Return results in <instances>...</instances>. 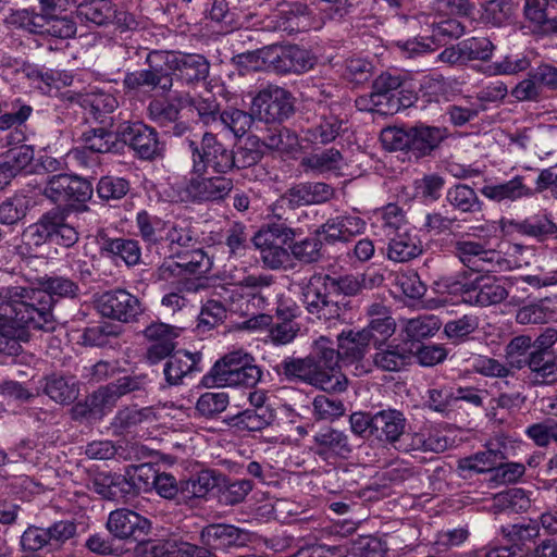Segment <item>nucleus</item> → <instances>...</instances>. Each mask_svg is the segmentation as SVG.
<instances>
[{"instance_id": "1", "label": "nucleus", "mask_w": 557, "mask_h": 557, "mask_svg": "<svg viewBox=\"0 0 557 557\" xmlns=\"http://www.w3.org/2000/svg\"><path fill=\"white\" fill-rule=\"evenodd\" d=\"M57 325L51 298L38 287L11 286L0 294V326H10L20 342H28L32 331L51 333Z\"/></svg>"}, {"instance_id": "2", "label": "nucleus", "mask_w": 557, "mask_h": 557, "mask_svg": "<svg viewBox=\"0 0 557 557\" xmlns=\"http://www.w3.org/2000/svg\"><path fill=\"white\" fill-rule=\"evenodd\" d=\"M107 529L115 541L134 544V557H201V548L181 537L149 539L151 521L127 508L111 511Z\"/></svg>"}, {"instance_id": "3", "label": "nucleus", "mask_w": 557, "mask_h": 557, "mask_svg": "<svg viewBox=\"0 0 557 557\" xmlns=\"http://www.w3.org/2000/svg\"><path fill=\"white\" fill-rule=\"evenodd\" d=\"M250 110L257 120L274 124L262 139L264 146L278 151H288L298 143L296 133L281 125L295 113V98L289 90L269 85L252 98Z\"/></svg>"}, {"instance_id": "4", "label": "nucleus", "mask_w": 557, "mask_h": 557, "mask_svg": "<svg viewBox=\"0 0 557 557\" xmlns=\"http://www.w3.org/2000/svg\"><path fill=\"white\" fill-rule=\"evenodd\" d=\"M323 341H314L311 352L305 358L285 357L273 367L282 381L305 382L327 393H338L346 389V376L327 373L325 354H331Z\"/></svg>"}, {"instance_id": "5", "label": "nucleus", "mask_w": 557, "mask_h": 557, "mask_svg": "<svg viewBox=\"0 0 557 557\" xmlns=\"http://www.w3.org/2000/svg\"><path fill=\"white\" fill-rule=\"evenodd\" d=\"M446 127L419 122L413 126H389L382 131L381 143L388 151H401L409 160L429 157L447 138Z\"/></svg>"}, {"instance_id": "6", "label": "nucleus", "mask_w": 557, "mask_h": 557, "mask_svg": "<svg viewBox=\"0 0 557 557\" xmlns=\"http://www.w3.org/2000/svg\"><path fill=\"white\" fill-rule=\"evenodd\" d=\"M502 539L488 543L483 555L473 557H557V540L546 539L535 546L536 525L502 527Z\"/></svg>"}, {"instance_id": "7", "label": "nucleus", "mask_w": 557, "mask_h": 557, "mask_svg": "<svg viewBox=\"0 0 557 557\" xmlns=\"http://www.w3.org/2000/svg\"><path fill=\"white\" fill-rule=\"evenodd\" d=\"M263 372L256 359L243 349L225 354L201 379V384L211 387L253 389L261 382Z\"/></svg>"}, {"instance_id": "8", "label": "nucleus", "mask_w": 557, "mask_h": 557, "mask_svg": "<svg viewBox=\"0 0 557 557\" xmlns=\"http://www.w3.org/2000/svg\"><path fill=\"white\" fill-rule=\"evenodd\" d=\"M491 267L481 269L476 273H463L454 284L462 302L474 307H490L503 302L509 294L505 276H497L498 272Z\"/></svg>"}, {"instance_id": "9", "label": "nucleus", "mask_w": 557, "mask_h": 557, "mask_svg": "<svg viewBox=\"0 0 557 557\" xmlns=\"http://www.w3.org/2000/svg\"><path fill=\"white\" fill-rule=\"evenodd\" d=\"M317 341L325 342L326 345L324 346L331 350V354L326 352L324 356L327 373L335 374L336 376H346L342 369L354 364L357 375L369 372L368 369L360 366L370 347L367 341V333L363 334L361 331L354 330L342 331L337 335L336 344L325 336H320Z\"/></svg>"}, {"instance_id": "10", "label": "nucleus", "mask_w": 557, "mask_h": 557, "mask_svg": "<svg viewBox=\"0 0 557 557\" xmlns=\"http://www.w3.org/2000/svg\"><path fill=\"white\" fill-rule=\"evenodd\" d=\"M332 275L314 272L301 285V301L309 314L318 320H339L349 301L336 299Z\"/></svg>"}, {"instance_id": "11", "label": "nucleus", "mask_w": 557, "mask_h": 557, "mask_svg": "<svg viewBox=\"0 0 557 557\" xmlns=\"http://www.w3.org/2000/svg\"><path fill=\"white\" fill-rule=\"evenodd\" d=\"M286 221L277 216L276 221L262 225L251 239L263 263L273 270L286 269L290 262L289 243L295 240L297 230Z\"/></svg>"}, {"instance_id": "12", "label": "nucleus", "mask_w": 557, "mask_h": 557, "mask_svg": "<svg viewBox=\"0 0 557 557\" xmlns=\"http://www.w3.org/2000/svg\"><path fill=\"white\" fill-rule=\"evenodd\" d=\"M67 219L69 211L65 208L54 207L30 224L24 236L28 239V244L36 247L50 244L72 248L79 239V232Z\"/></svg>"}, {"instance_id": "13", "label": "nucleus", "mask_w": 557, "mask_h": 557, "mask_svg": "<svg viewBox=\"0 0 557 557\" xmlns=\"http://www.w3.org/2000/svg\"><path fill=\"white\" fill-rule=\"evenodd\" d=\"M191 153L193 174L226 175L234 171L233 149L223 144L218 134L206 132L201 140H188Z\"/></svg>"}, {"instance_id": "14", "label": "nucleus", "mask_w": 557, "mask_h": 557, "mask_svg": "<svg viewBox=\"0 0 557 557\" xmlns=\"http://www.w3.org/2000/svg\"><path fill=\"white\" fill-rule=\"evenodd\" d=\"M117 137L122 152L127 147L133 157L141 161H154L162 158L165 144L158 131L139 120L122 121L117 124Z\"/></svg>"}, {"instance_id": "15", "label": "nucleus", "mask_w": 557, "mask_h": 557, "mask_svg": "<svg viewBox=\"0 0 557 557\" xmlns=\"http://www.w3.org/2000/svg\"><path fill=\"white\" fill-rule=\"evenodd\" d=\"M45 195L54 203H64L76 212H84L92 198L94 184L90 178L78 174H55L47 182Z\"/></svg>"}, {"instance_id": "16", "label": "nucleus", "mask_w": 557, "mask_h": 557, "mask_svg": "<svg viewBox=\"0 0 557 557\" xmlns=\"http://www.w3.org/2000/svg\"><path fill=\"white\" fill-rule=\"evenodd\" d=\"M146 69L127 72L123 78V87L131 96H151L159 89L163 92L171 90L172 83L166 72L163 51L151 50L146 58Z\"/></svg>"}, {"instance_id": "17", "label": "nucleus", "mask_w": 557, "mask_h": 557, "mask_svg": "<svg viewBox=\"0 0 557 557\" xmlns=\"http://www.w3.org/2000/svg\"><path fill=\"white\" fill-rule=\"evenodd\" d=\"M234 187L233 180L224 175L193 174L178 189L181 201L202 205L223 201Z\"/></svg>"}, {"instance_id": "18", "label": "nucleus", "mask_w": 557, "mask_h": 557, "mask_svg": "<svg viewBox=\"0 0 557 557\" xmlns=\"http://www.w3.org/2000/svg\"><path fill=\"white\" fill-rule=\"evenodd\" d=\"M203 546L202 557H215L213 552L233 554L235 549L247 547L251 540L248 531L239 529L233 524L212 523L205 527L200 534ZM198 547V545H196Z\"/></svg>"}, {"instance_id": "19", "label": "nucleus", "mask_w": 557, "mask_h": 557, "mask_svg": "<svg viewBox=\"0 0 557 557\" xmlns=\"http://www.w3.org/2000/svg\"><path fill=\"white\" fill-rule=\"evenodd\" d=\"M347 124L348 120L324 110L322 113L314 114L307 125L301 127L299 140L305 148L320 149L335 143L347 131Z\"/></svg>"}, {"instance_id": "20", "label": "nucleus", "mask_w": 557, "mask_h": 557, "mask_svg": "<svg viewBox=\"0 0 557 557\" xmlns=\"http://www.w3.org/2000/svg\"><path fill=\"white\" fill-rule=\"evenodd\" d=\"M94 306L101 317L124 323L135 321L143 312L138 297L124 288L110 289L96 295Z\"/></svg>"}, {"instance_id": "21", "label": "nucleus", "mask_w": 557, "mask_h": 557, "mask_svg": "<svg viewBox=\"0 0 557 557\" xmlns=\"http://www.w3.org/2000/svg\"><path fill=\"white\" fill-rule=\"evenodd\" d=\"M163 59L172 84L176 79L183 85H196L209 75L210 64L202 54L163 51Z\"/></svg>"}, {"instance_id": "22", "label": "nucleus", "mask_w": 557, "mask_h": 557, "mask_svg": "<svg viewBox=\"0 0 557 557\" xmlns=\"http://www.w3.org/2000/svg\"><path fill=\"white\" fill-rule=\"evenodd\" d=\"M21 26L33 34L48 35L54 38L66 39L76 34L75 20L67 15L52 12L37 13L34 9L24 10L20 15Z\"/></svg>"}, {"instance_id": "23", "label": "nucleus", "mask_w": 557, "mask_h": 557, "mask_svg": "<svg viewBox=\"0 0 557 557\" xmlns=\"http://www.w3.org/2000/svg\"><path fill=\"white\" fill-rule=\"evenodd\" d=\"M267 61L273 71L281 75L302 74L313 70L318 63L315 54L298 45L272 48L267 54Z\"/></svg>"}, {"instance_id": "24", "label": "nucleus", "mask_w": 557, "mask_h": 557, "mask_svg": "<svg viewBox=\"0 0 557 557\" xmlns=\"http://www.w3.org/2000/svg\"><path fill=\"white\" fill-rule=\"evenodd\" d=\"M455 255L471 270L476 273L481 269L491 267L494 270L510 269V261L498 250L486 249L481 243L472 240H457Z\"/></svg>"}, {"instance_id": "25", "label": "nucleus", "mask_w": 557, "mask_h": 557, "mask_svg": "<svg viewBox=\"0 0 557 557\" xmlns=\"http://www.w3.org/2000/svg\"><path fill=\"white\" fill-rule=\"evenodd\" d=\"M259 281H263L267 287L260 289L252 288L244 294H232L230 311L259 319L261 324L270 325L273 320L271 312L274 302L271 299V293H267L269 290V283L263 277H260Z\"/></svg>"}, {"instance_id": "26", "label": "nucleus", "mask_w": 557, "mask_h": 557, "mask_svg": "<svg viewBox=\"0 0 557 557\" xmlns=\"http://www.w3.org/2000/svg\"><path fill=\"white\" fill-rule=\"evenodd\" d=\"M143 335L148 342L146 361L153 366L166 359L175 350L180 329L161 321H152L144 329Z\"/></svg>"}, {"instance_id": "27", "label": "nucleus", "mask_w": 557, "mask_h": 557, "mask_svg": "<svg viewBox=\"0 0 557 557\" xmlns=\"http://www.w3.org/2000/svg\"><path fill=\"white\" fill-rule=\"evenodd\" d=\"M407 419L400 410L382 409L374 413L373 440L384 446H393L395 449L404 450L405 441L410 433H406Z\"/></svg>"}, {"instance_id": "28", "label": "nucleus", "mask_w": 557, "mask_h": 557, "mask_svg": "<svg viewBox=\"0 0 557 557\" xmlns=\"http://www.w3.org/2000/svg\"><path fill=\"white\" fill-rule=\"evenodd\" d=\"M311 451L317 458L333 465L339 459H347L352 448L345 432L321 426L313 435Z\"/></svg>"}, {"instance_id": "29", "label": "nucleus", "mask_w": 557, "mask_h": 557, "mask_svg": "<svg viewBox=\"0 0 557 557\" xmlns=\"http://www.w3.org/2000/svg\"><path fill=\"white\" fill-rule=\"evenodd\" d=\"M542 87L557 91V66L543 61L516 85L512 95L520 101H536L541 97Z\"/></svg>"}, {"instance_id": "30", "label": "nucleus", "mask_w": 557, "mask_h": 557, "mask_svg": "<svg viewBox=\"0 0 557 557\" xmlns=\"http://www.w3.org/2000/svg\"><path fill=\"white\" fill-rule=\"evenodd\" d=\"M113 381L100 386L111 409L123 396L131 395L134 399L147 398L151 380L146 373H125L124 370Z\"/></svg>"}, {"instance_id": "31", "label": "nucleus", "mask_w": 557, "mask_h": 557, "mask_svg": "<svg viewBox=\"0 0 557 557\" xmlns=\"http://www.w3.org/2000/svg\"><path fill=\"white\" fill-rule=\"evenodd\" d=\"M87 123L113 124L112 113L119 106L116 97L102 89L81 95L78 100Z\"/></svg>"}, {"instance_id": "32", "label": "nucleus", "mask_w": 557, "mask_h": 557, "mask_svg": "<svg viewBox=\"0 0 557 557\" xmlns=\"http://www.w3.org/2000/svg\"><path fill=\"white\" fill-rule=\"evenodd\" d=\"M202 14L207 25L221 33H231L242 26V11L227 0H202Z\"/></svg>"}, {"instance_id": "33", "label": "nucleus", "mask_w": 557, "mask_h": 557, "mask_svg": "<svg viewBox=\"0 0 557 557\" xmlns=\"http://www.w3.org/2000/svg\"><path fill=\"white\" fill-rule=\"evenodd\" d=\"M11 111L0 113V131H8L7 144L18 145L27 140L25 123L32 116L34 108L23 99L16 98L11 102Z\"/></svg>"}, {"instance_id": "34", "label": "nucleus", "mask_w": 557, "mask_h": 557, "mask_svg": "<svg viewBox=\"0 0 557 557\" xmlns=\"http://www.w3.org/2000/svg\"><path fill=\"white\" fill-rule=\"evenodd\" d=\"M165 264L172 274L201 276L211 270L212 259L203 248L188 247L175 250L174 258Z\"/></svg>"}, {"instance_id": "35", "label": "nucleus", "mask_w": 557, "mask_h": 557, "mask_svg": "<svg viewBox=\"0 0 557 557\" xmlns=\"http://www.w3.org/2000/svg\"><path fill=\"white\" fill-rule=\"evenodd\" d=\"M168 358L163 373L170 385L183 384L184 379H193L202 371L200 352L178 350L175 354L172 352Z\"/></svg>"}, {"instance_id": "36", "label": "nucleus", "mask_w": 557, "mask_h": 557, "mask_svg": "<svg viewBox=\"0 0 557 557\" xmlns=\"http://www.w3.org/2000/svg\"><path fill=\"white\" fill-rule=\"evenodd\" d=\"M182 107L178 101L166 98H154L147 108L148 116L161 127H171L172 135L181 137L189 129L185 122L180 121Z\"/></svg>"}, {"instance_id": "37", "label": "nucleus", "mask_w": 557, "mask_h": 557, "mask_svg": "<svg viewBox=\"0 0 557 557\" xmlns=\"http://www.w3.org/2000/svg\"><path fill=\"white\" fill-rule=\"evenodd\" d=\"M481 194L491 201L504 205L534 196L532 187L524 183L522 175H515L502 183L484 185L481 188Z\"/></svg>"}, {"instance_id": "38", "label": "nucleus", "mask_w": 557, "mask_h": 557, "mask_svg": "<svg viewBox=\"0 0 557 557\" xmlns=\"http://www.w3.org/2000/svg\"><path fill=\"white\" fill-rule=\"evenodd\" d=\"M100 250L103 256L110 258L115 265L122 263L126 267H134L141 261V247L139 242L125 237H102Z\"/></svg>"}, {"instance_id": "39", "label": "nucleus", "mask_w": 557, "mask_h": 557, "mask_svg": "<svg viewBox=\"0 0 557 557\" xmlns=\"http://www.w3.org/2000/svg\"><path fill=\"white\" fill-rule=\"evenodd\" d=\"M112 126L113 124L89 126L81 135L83 145L97 154H121L122 144L119 141L117 126L115 129H111Z\"/></svg>"}, {"instance_id": "40", "label": "nucleus", "mask_w": 557, "mask_h": 557, "mask_svg": "<svg viewBox=\"0 0 557 557\" xmlns=\"http://www.w3.org/2000/svg\"><path fill=\"white\" fill-rule=\"evenodd\" d=\"M387 240V258L391 261L408 262L423 252V245L419 232L410 226L389 237Z\"/></svg>"}, {"instance_id": "41", "label": "nucleus", "mask_w": 557, "mask_h": 557, "mask_svg": "<svg viewBox=\"0 0 557 557\" xmlns=\"http://www.w3.org/2000/svg\"><path fill=\"white\" fill-rule=\"evenodd\" d=\"M373 363L383 371L397 372L411 364L414 359L412 348L407 342L400 344L384 343L374 347Z\"/></svg>"}, {"instance_id": "42", "label": "nucleus", "mask_w": 557, "mask_h": 557, "mask_svg": "<svg viewBox=\"0 0 557 557\" xmlns=\"http://www.w3.org/2000/svg\"><path fill=\"white\" fill-rule=\"evenodd\" d=\"M471 370L485 377H496L498 381L495 383L497 389L509 387L513 381L518 382L516 372L512 366L505 363L493 357L484 355H475L469 359Z\"/></svg>"}, {"instance_id": "43", "label": "nucleus", "mask_w": 557, "mask_h": 557, "mask_svg": "<svg viewBox=\"0 0 557 557\" xmlns=\"http://www.w3.org/2000/svg\"><path fill=\"white\" fill-rule=\"evenodd\" d=\"M446 201L453 211L459 213L461 221L475 218L483 211V201L476 191L467 184L459 183L449 187L446 193Z\"/></svg>"}, {"instance_id": "44", "label": "nucleus", "mask_w": 557, "mask_h": 557, "mask_svg": "<svg viewBox=\"0 0 557 557\" xmlns=\"http://www.w3.org/2000/svg\"><path fill=\"white\" fill-rule=\"evenodd\" d=\"M368 314L371 318L367 327L360 330L367 333V341L373 347L384 345L395 333V320L388 315V310L384 305L372 304L369 307Z\"/></svg>"}, {"instance_id": "45", "label": "nucleus", "mask_w": 557, "mask_h": 557, "mask_svg": "<svg viewBox=\"0 0 557 557\" xmlns=\"http://www.w3.org/2000/svg\"><path fill=\"white\" fill-rule=\"evenodd\" d=\"M371 227L374 235L388 239L408 228L409 225L404 210L397 203L389 202L374 212Z\"/></svg>"}, {"instance_id": "46", "label": "nucleus", "mask_w": 557, "mask_h": 557, "mask_svg": "<svg viewBox=\"0 0 557 557\" xmlns=\"http://www.w3.org/2000/svg\"><path fill=\"white\" fill-rule=\"evenodd\" d=\"M410 443L404 447V451L419 450L423 453H443L450 445L451 440L445 431L432 424L422 425L417 432L409 434Z\"/></svg>"}, {"instance_id": "47", "label": "nucleus", "mask_w": 557, "mask_h": 557, "mask_svg": "<svg viewBox=\"0 0 557 557\" xmlns=\"http://www.w3.org/2000/svg\"><path fill=\"white\" fill-rule=\"evenodd\" d=\"M24 73L32 87L48 96L57 94L62 87L70 86L73 82L71 75L52 69L27 66Z\"/></svg>"}, {"instance_id": "48", "label": "nucleus", "mask_w": 557, "mask_h": 557, "mask_svg": "<svg viewBox=\"0 0 557 557\" xmlns=\"http://www.w3.org/2000/svg\"><path fill=\"white\" fill-rule=\"evenodd\" d=\"M528 367L529 377L534 385H549L557 382V357L529 354L517 360V369Z\"/></svg>"}, {"instance_id": "49", "label": "nucleus", "mask_w": 557, "mask_h": 557, "mask_svg": "<svg viewBox=\"0 0 557 557\" xmlns=\"http://www.w3.org/2000/svg\"><path fill=\"white\" fill-rule=\"evenodd\" d=\"M516 385L517 382L513 381L509 387L498 389V395L490 398L485 408L486 417L490 420L503 423L506 420V416L500 414L502 411L509 414L521 408L525 396L516 388Z\"/></svg>"}, {"instance_id": "50", "label": "nucleus", "mask_w": 557, "mask_h": 557, "mask_svg": "<svg viewBox=\"0 0 557 557\" xmlns=\"http://www.w3.org/2000/svg\"><path fill=\"white\" fill-rule=\"evenodd\" d=\"M557 320V299L542 298L529 302L517 310L516 322L519 324H544Z\"/></svg>"}, {"instance_id": "51", "label": "nucleus", "mask_w": 557, "mask_h": 557, "mask_svg": "<svg viewBox=\"0 0 557 557\" xmlns=\"http://www.w3.org/2000/svg\"><path fill=\"white\" fill-rule=\"evenodd\" d=\"M44 393L53 401L70 405L79 394V385L75 376L52 373L45 377Z\"/></svg>"}, {"instance_id": "52", "label": "nucleus", "mask_w": 557, "mask_h": 557, "mask_svg": "<svg viewBox=\"0 0 557 557\" xmlns=\"http://www.w3.org/2000/svg\"><path fill=\"white\" fill-rule=\"evenodd\" d=\"M138 235L148 248H160L168 220L140 209L135 218Z\"/></svg>"}, {"instance_id": "53", "label": "nucleus", "mask_w": 557, "mask_h": 557, "mask_svg": "<svg viewBox=\"0 0 557 557\" xmlns=\"http://www.w3.org/2000/svg\"><path fill=\"white\" fill-rule=\"evenodd\" d=\"M38 283L39 290L50 296L53 309L61 299H75L81 293L75 281L62 275L46 274L38 280Z\"/></svg>"}, {"instance_id": "54", "label": "nucleus", "mask_w": 557, "mask_h": 557, "mask_svg": "<svg viewBox=\"0 0 557 557\" xmlns=\"http://www.w3.org/2000/svg\"><path fill=\"white\" fill-rule=\"evenodd\" d=\"M14 146L0 153L1 160L10 166L16 176L38 173L34 147L25 144Z\"/></svg>"}, {"instance_id": "55", "label": "nucleus", "mask_w": 557, "mask_h": 557, "mask_svg": "<svg viewBox=\"0 0 557 557\" xmlns=\"http://www.w3.org/2000/svg\"><path fill=\"white\" fill-rule=\"evenodd\" d=\"M547 3L544 0H525L523 8V28L536 36H550L553 17H548Z\"/></svg>"}, {"instance_id": "56", "label": "nucleus", "mask_w": 557, "mask_h": 557, "mask_svg": "<svg viewBox=\"0 0 557 557\" xmlns=\"http://www.w3.org/2000/svg\"><path fill=\"white\" fill-rule=\"evenodd\" d=\"M406 74L400 73L397 69L382 72L372 83V89L381 98L383 102H387L388 109L394 108L393 113L399 112L396 96L401 87Z\"/></svg>"}, {"instance_id": "57", "label": "nucleus", "mask_w": 557, "mask_h": 557, "mask_svg": "<svg viewBox=\"0 0 557 557\" xmlns=\"http://www.w3.org/2000/svg\"><path fill=\"white\" fill-rule=\"evenodd\" d=\"M218 117L219 122L214 129L227 132L235 138H242L250 129L256 115L251 110L247 112L234 107H227L222 110L221 115Z\"/></svg>"}, {"instance_id": "58", "label": "nucleus", "mask_w": 557, "mask_h": 557, "mask_svg": "<svg viewBox=\"0 0 557 557\" xmlns=\"http://www.w3.org/2000/svg\"><path fill=\"white\" fill-rule=\"evenodd\" d=\"M309 22V8L299 1L288 2L281 5L277 13L278 27L288 33L295 34L307 29Z\"/></svg>"}, {"instance_id": "59", "label": "nucleus", "mask_w": 557, "mask_h": 557, "mask_svg": "<svg viewBox=\"0 0 557 557\" xmlns=\"http://www.w3.org/2000/svg\"><path fill=\"white\" fill-rule=\"evenodd\" d=\"M106 410H111V407L101 387H99L87 396L85 400L77 401L72 406L71 418L78 422H90L101 418L106 413Z\"/></svg>"}, {"instance_id": "60", "label": "nucleus", "mask_w": 557, "mask_h": 557, "mask_svg": "<svg viewBox=\"0 0 557 557\" xmlns=\"http://www.w3.org/2000/svg\"><path fill=\"white\" fill-rule=\"evenodd\" d=\"M481 20L485 24L502 27L512 22L518 8L517 0H481Z\"/></svg>"}, {"instance_id": "61", "label": "nucleus", "mask_w": 557, "mask_h": 557, "mask_svg": "<svg viewBox=\"0 0 557 557\" xmlns=\"http://www.w3.org/2000/svg\"><path fill=\"white\" fill-rule=\"evenodd\" d=\"M163 233L160 247L169 248L170 259L174 258L175 250L191 247L196 242L194 228L184 222L177 223L168 220V225Z\"/></svg>"}, {"instance_id": "62", "label": "nucleus", "mask_w": 557, "mask_h": 557, "mask_svg": "<svg viewBox=\"0 0 557 557\" xmlns=\"http://www.w3.org/2000/svg\"><path fill=\"white\" fill-rule=\"evenodd\" d=\"M32 197L23 194H14L0 203V224L13 226L22 222L33 208Z\"/></svg>"}, {"instance_id": "63", "label": "nucleus", "mask_w": 557, "mask_h": 557, "mask_svg": "<svg viewBox=\"0 0 557 557\" xmlns=\"http://www.w3.org/2000/svg\"><path fill=\"white\" fill-rule=\"evenodd\" d=\"M275 418L276 413H264L247 408L236 414L228 416L226 422L240 432H259L271 425Z\"/></svg>"}, {"instance_id": "64", "label": "nucleus", "mask_w": 557, "mask_h": 557, "mask_svg": "<svg viewBox=\"0 0 557 557\" xmlns=\"http://www.w3.org/2000/svg\"><path fill=\"white\" fill-rule=\"evenodd\" d=\"M216 486V478L210 470H201L187 480H181L183 503L195 498H205Z\"/></svg>"}]
</instances>
